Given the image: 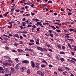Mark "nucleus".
<instances>
[{
    "instance_id": "1",
    "label": "nucleus",
    "mask_w": 76,
    "mask_h": 76,
    "mask_svg": "<svg viewBox=\"0 0 76 76\" xmlns=\"http://www.w3.org/2000/svg\"><path fill=\"white\" fill-rule=\"evenodd\" d=\"M37 74H38L40 76H44V73L42 72L41 71H38L37 72Z\"/></svg>"
},
{
    "instance_id": "2",
    "label": "nucleus",
    "mask_w": 76,
    "mask_h": 76,
    "mask_svg": "<svg viewBox=\"0 0 76 76\" xmlns=\"http://www.w3.org/2000/svg\"><path fill=\"white\" fill-rule=\"evenodd\" d=\"M4 70L6 73H11L10 72L9 69V68H5L4 69Z\"/></svg>"
},
{
    "instance_id": "3",
    "label": "nucleus",
    "mask_w": 76,
    "mask_h": 76,
    "mask_svg": "<svg viewBox=\"0 0 76 76\" xmlns=\"http://www.w3.org/2000/svg\"><path fill=\"white\" fill-rule=\"evenodd\" d=\"M41 23L40 22H37V24H38V25L41 26L40 27L41 28H43L44 27V26L42 25V23Z\"/></svg>"
},
{
    "instance_id": "4",
    "label": "nucleus",
    "mask_w": 76,
    "mask_h": 76,
    "mask_svg": "<svg viewBox=\"0 0 76 76\" xmlns=\"http://www.w3.org/2000/svg\"><path fill=\"white\" fill-rule=\"evenodd\" d=\"M31 67H33V68H34L35 67V63H34V62L33 61H31Z\"/></svg>"
},
{
    "instance_id": "5",
    "label": "nucleus",
    "mask_w": 76,
    "mask_h": 76,
    "mask_svg": "<svg viewBox=\"0 0 76 76\" xmlns=\"http://www.w3.org/2000/svg\"><path fill=\"white\" fill-rule=\"evenodd\" d=\"M26 51H31V52H33V50L31 49H29L28 48H26L25 49Z\"/></svg>"
},
{
    "instance_id": "6",
    "label": "nucleus",
    "mask_w": 76,
    "mask_h": 76,
    "mask_svg": "<svg viewBox=\"0 0 76 76\" xmlns=\"http://www.w3.org/2000/svg\"><path fill=\"white\" fill-rule=\"evenodd\" d=\"M8 60L7 61L8 62H9V63H12V59H11V58H10L9 56L8 57Z\"/></svg>"
},
{
    "instance_id": "7",
    "label": "nucleus",
    "mask_w": 76,
    "mask_h": 76,
    "mask_svg": "<svg viewBox=\"0 0 76 76\" xmlns=\"http://www.w3.org/2000/svg\"><path fill=\"white\" fill-rule=\"evenodd\" d=\"M23 63H26V64H27L28 63H29V61H27V60H25L23 61Z\"/></svg>"
},
{
    "instance_id": "8",
    "label": "nucleus",
    "mask_w": 76,
    "mask_h": 76,
    "mask_svg": "<svg viewBox=\"0 0 76 76\" xmlns=\"http://www.w3.org/2000/svg\"><path fill=\"white\" fill-rule=\"evenodd\" d=\"M18 53H23V52H24L23 50H21L20 49H18Z\"/></svg>"
},
{
    "instance_id": "9",
    "label": "nucleus",
    "mask_w": 76,
    "mask_h": 76,
    "mask_svg": "<svg viewBox=\"0 0 76 76\" xmlns=\"http://www.w3.org/2000/svg\"><path fill=\"white\" fill-rule=\"evenodd\" d=\"M37 49L39 50H40V51H42L43 50V48H41L40 47H38L37 48Z\"/></svg>"
},
{
    "instance_id": "10",
    "label": "nucleus",
    "mask_w": 76,
    "mask_h": 76,
    "mask_svg": "<svg viewBox=\"0 0 76 76\" xmlns=\"http://www.w3.org/2000/svg\"><path fill=\"white\" fill-rule=\"evenodd\" d=\"M26 69V68L25 67H23L21 69V72H23L24 70Z\"/></svg>"
},
{
    "instance_id": "11",
    "label": "nucleus",
    "mask_w": 76,
    "mask_h": 76,
    "mask_svg": "<svg viewBox=\"0 0 76 76\" xmlns=\"http://www.w3.org/2000/svg\"><path fill=\"white\" fill-rule=\"evenodd\" d=\"M49 26L50 27H51V28H53V29H56V28H55V27H54V26H50V25H49Z\"/></svg>"
},
{
    "instance_id": "12",
    "label": "nucleus",
    "mask_w": 76,
    "mask_h": 76,
    "mask_svg": "<svg viewBox=\"0 0 76 76\" xmlns=\"http://www.w3.org/2000/svg\"><path fill=\"white\" fill-rule=\"evenodd\" d=\"M11 72L12 73L15 72V69L11 67Z\"/></svg>"
},
{
    "instance_id": "13",
    "label": "nucleus",
    "mask_w": 76,
    "mask_h": 76,
    "mask_svg": "<svg viewBox=\"0 0 76 76\" xmlns=\"http://www.w3.org/2000/svg\"><path fill=\"white\" fill-rule=\"evenodd\" d=\"M19 66H18V65H16V66L15 67V69L16 70H18L19 69Z\"/></svg>"
},
{
    "instance_id": "14",
    "label": "nucleus",
    "mask_w": 76,
    "mask_h": 76,
    "mask_svg": "<svg viewBox=\"0 0 76 76\" xmlns=\"http://www.w3.org/2000/svg\"><path fill=\"white\" fill-rule=\"evenodd\" d=\"M9 57V56H4V58L5 59H7H7Z\"/></svg>"
},
{
    "instance_id": "15",
    "label": "nucleus",
    "mask_w": 76,
    "mask_h": 76,
    "mask_svg": "<svg viewBox=\"0 0 76 76\" xmlns=\"http://www.w3.org/2000/svg\"><path fill=\"white\" fill-rule=\"evenodd\" d=\"M69 60H70V63H73V64H75V61L70 59Z\"/></svg>"
},
{
    "instance_id": "16",
    "label": "nucleus",
    "mask_w": 76,
    "mask_h": 76,
    "mask_svg": "<svg viewBox=\"0 0 76 76\" xmlns=\"http://www.w3.org/2000/svg\"><path fill=\"white\" fill-rule=\"evenodd\" d=\"M60 60H61V61H62V62H63L64 61V58H60Z\"/></svg>"
},
{
    "instance_id": "17",
    "label": "nucleus",
    "mask_w": 76,
    "mask_h": 76,
    "mask_svg": "<svg viewBox=\"0 0 76 76\" xmlns=\"http://www.w3.org/2000/svg\"><path fill=\"white\" fill-rule=\"evenodd\" d=\"M28 32L26 31L25 30H24L22 32V34H27Z\"/></svg>"
},
{
    "instance_id": "18",
    "label": "nucleus",
    "mask_w": 76,
    "mask_h": 76,
    "mask_svg": "<svg viewBox=\"0 0 76 76\" xmlns=\"http://www.w3.org/2000/svg\"><path fill=\"white\" fill-rule=\"evenodd\" d=\"M68 40L69 41L71 42H73V39H68Z\"/></svg>"
},
{
    "instance_id": "19",
    "label": "nucleus",
    "mask_w": 76,
    "mask_h": 76,
    "mask_svg": "<svg viewBox=\"0 0 76 76\" xmlns=\"http://www.w3.org/2000/svg\"><path fill=\"white\" fill-rule=\"evenodd\" d=\"M16 36H15V37H17V38H20V37L19 36H18V34H15Z\"/></svg>"
},
{
    "instance_id": "20",
    "label": "nucleus",
    "mask_w": 76,
    "mask_h": 76,
    "mask_svg": "<svg viewBox=\"0 0 76 76\" xmlns=\"http://www.w3.org/2000/svg\"><path fill=\"white\" fill-rule=\"evenodd\" d=\"M3 36H4V37H7V38H10V36H9L7 35H6L5 34H3Z\"/></svg>"
},
{
    "instance_id": "21",
    "label": "nucleus",
    "mask_w": 76,
    "mask_h": 76,
    "mask_svg": "<svg viewBox=\"0 0 76 76\" xmlns=\"http://www.w3.org/2000/svg\"><path fill=\"white\" fill-rule=\"evenodd\" d=\"M42 62H43V63H46V64H47V62L46 61H45V60H44V59H43V60Z\"/></svg>"
},
{
    "instance_id": "22",
    "label": "nucleus",
    "mask_w": 76,
    "mask_h": 76,
    "mask_svg": "<svg viewBox=\"0 0 76 76\" xmlns=\"http://www.w3.org/2000/svg\"><path fill=\"white\" fill-rule=\"evenodd\" d=\"M58 71H59V72H62L63 71V70H62L61 69L59 68H58Z\"/></svg>"
},
{
    "instance_id": "23",
    "label": "nucleus",
    "mask_w": 76,
    "mask_h": 76,
    "mask_svg": "<svg viewBox=\"0 0 76 76\" xmlns=\"http://www.w3.org/2000/svg\"><path fill=\"white\" fill-rule=\"evenodd\" d=\"M35 67L36 70H38L39 69V66H35Z\"/></svg>"
},
{
    "instance_id": "24",
    "label": "nucleus",
    "mask_w": 76,
    "mask_h": 76,
    "mask_svg": "<svg viewBox=\"0 0 76 76\" xmlns=\"http://www.w3.org/2000/svg\"><path fill=\"white\" fill-rule=\"evenodd\" d=\"M5 72L4 71H1V70H0V73H4Z\"/></svg>"
},
{
    "instance_id": "25",
    "label": "nucleus",
    "mask_w": 76,
    "mask_h": 76,
    "mask_svg": "<svg viewBox=\"0 0 76 76\" xmlns=\"http://www.w3.org/2000/svg\"><path fill=\"white\" fill-rule=\"evenodd\" d=\"M27 73H28V74H29L30 73V70L28 69L27 71Z\"/></svg>"
},
{
    "instance_id": "26",
    "label": "nucleus",
    "mask_w": 76,
    "mask_h": 76,
    "mask_svg": "<svg viewBox=\"0 0 76 76\" xmlns=\"http://www.w3.org/2000/svg\"><path fill=\"white\" fill-rule=\"evenodd\" d=\"M60 54H65V53L64 52H60Z\"/></svg>"
},
{
    "instance_id": "27",
    "label": "nucleus",
    "mask_w": 76,
    "mask_h": 76,
    "mask_svg": "<svg viewBox=\"0 0 76 76\" xmlns=\"http://www.w3.org/2000/svg\"><path fill=\"white\" fill-rule=\"evenodd\" d=\"M36 65L35 66H39V64L37 62L36 63Z\"/></svg>"
},
{
    "instance_id": "28",
    "label": "nucleus",
    "mask_w": 76,
    "mask_h": 76,
    "mask_svg": "<svg viewBox=\"0 0 76 76\" xmlns=\"http://www.w3.org/2000/svg\"><path fill=\"white\" fill-rule=\"evenodd\" d=\"M46 67V65H41V67Z\"/></svg>"
},
{
    "instance_id": "29",
    "label": "nucleus",
    "mask_w": 76,
    "mask_h": 76,
    "mask_svg": "<svg viewBox=\"0 0 76 76\" xmlns=\"http://www.w3.org/2000/svg\"><path fill=\"white\" fill-rule=\"evenodd\" d=\"M74 31V29L73 28H71L69 29L70 32H71L72 31Z\"/></svg>"
},
{
    "instance_id": "30",
    "label": "nucleus",
    "mask_w": 76,
    "mask_h": 76,
    "mask_svg": "<svg viewBox=\"0 0 76 76\" xmlns=\"http://www.w3.org/2000/svg\"><path fill=\"white\" fill-rule=\"evenodd\" d=\"M12 52H14V53H16V52H17V51H16L15 50H12Z\"/></svg>"
},
{
    "instance_id": "31",
    "label": "nucleus",
    "mask_w": 76,
    "mask_h": 76,
    "mask_svg": "<svg viewBox=\"0 0 76 76\" xmlns=\"http://www.w3.org/2000/svg\"><path fill=\"white\" fill-rule=\"evenodd\" d=\"M58 47L59 48H61V46L60 45H58Z\"/></svg>"
},
{
    "instance_id": "32",
    "label": "nucleus",
    "mask_w": 76,
    "mask_h": 76,
    "mask_svg": "<svg viewBox=\"0 0 76 76\" xmlns=\"http://www.w3.org/2000/svg\"><path fill=\"white\" fill-rule=\"evenodd\" d=\"M20 39H22L23 38V37H22V36H20Z\"/></svg>"
},
{
    "instance_id": "33",
    "label": "nucleus",
    "mask_w": 76,
    "mask_h": 76,
    "mask_svg": "<svg viewBox=\"0 0 76 76\" xmlns=\"http://www.w3.org/2000/svg\"><path fill=\"white\" fill-rule=\"evenodd\" d=\"M40 29H41L40 28H38L37 29V31H40V30H39Z\"/></svg>"
},
{
    "instance_id": "34",
    "label": "nucleus",
    "mask_w": 76,
    "mask_h": 76,
    "mask_svg": "<svg viewBox=\"0 0 76 76\" xmlns=\"http://www.w3.org/2000/svg\"><path fill=\"white\" fill-rule=\"evenodd\" d=\"M30 41L31 42H34V40L33 39L32 40H30Z\"/></svg>"
},
{
    "instance_id": "35",
    "label": "nucleus",
    "mask_w": 76,
    "mask_h": 76,
    "mask_svg": "<svg viewBox=\"0 0 76 76\" xmlns=\"http://www.w3.org/2000/svg\"><path fill=\"white\" fill-rule=\"evenodd\" d=\"M14 45H15V47H16L17 45H18V43H14Z\"/></svg>"
},
{
    "instance_id": "36",
    "label": "nucleus",
    "mask_w": 76,
    "mask_h": 76,
    "mask_svg": "<svg viewBox=\"0 0 76 76\" xmlns=\"http://www.w3.org/2000/svg\"><path fill=\"white\" fill-rule=\"evenodd\" d=\"M47 5V4H42L41 5L42 6H45Z\"/></svg>"
},
{
    "instance_id": "37",
    "label": "nucleus",
    "mask_w": 76,
    "mask_h": 76,
    "mask_svg": "<svg viewBox=\"0 0 76 76\" xmlns=\"http://www.w3.org/2000/svg\"><path fill=\"white\" fill-rule=\"evenodd\" d=\"M0 70H4V69H3V68L2 67H0Z\"/></svg>"
},
{
    "instance_id": "38",
    "label": "nucleus",
    "mask_w": 76,
    "mask_h": 76,
    "mask_svg": "<svg viewBox=\"0 0 76 76\" xmlns=\"http://www.w3.org/2000/svg\"><path fill=\"white\" fill-rule=\"evenodd\" d=\"M55 24H57V25H61V23L59 24V23H58V22H56V23H55Z\"/></svg>"
},
{
    "instance_id": "39",
    "label": "nucleus",
    "mask_w": 76,
    "mask_h": 76,
    "mask_svg": "<svg viewBox=\"0 0 76 76\" xmlns=\"http://www.w3.org/2000/svg\"><path fill=\"white\" fill-rule=\"evenodd\" d=\"M8 28H12V25L8 26Z\"/></svg>"
},
{
    "instance_id": "40",
    "label": "nucleus",
    "mask_w": 76,
    "mask_h": 76,
    "mask_svg": "<svg viewBox=\"0 0 76 76\" xmlns=\"http://www.w3.org/2000/svg\"><path fill=\"white\" fill-rule=\"evenodd\" d=\"M5 48H6V50H9V47L7 46H5Z\"/></svg>"
},
{
    "instance_id": "41",
    "label": "nucleus",
    "mask_w": 76,
    "mask_h": 76,
    "mask_svg": "<svg viewBox=\"0 0 76 76\" xmlns=\"http://www.w3.org/2000/svg\"><path fill=\"white\" fill-rule=\"evenodd\" d=\"M42 51H47V49H45V48L43 49V50Z\"/></svg>"
},
{
    "instance_id": "42",
    "label": "nucleus",
    "mask_w": 76,
    "mask_h": 76,
    "mask_svg": "<svg viewBox=\"0 0 76 76\" xmlns=\"http://www.w3.org/2000/svg\"><path fill=\"white\" fill-rule=\"evenodd\" d=\"M15 61L17 62H19V60H18V58H16L15 59Z\"/></svg>"
},
{
    "instance_id": "43",
    "label": "nucleus",
    "mask_w": 76,
    "mask_h": 76,
    "mask_svg": "<svg viewBox=\"0 0 76 76\" xmlns=\"http://www.w3.org/2000/svg\"><path fill=\"white\" fill-rule=\"evenodd\" d=\"M56 31L58 32H61V31L60 30H57V29H56Z\"/></svg>"
},
{
    "instance_id": "44",
    "label": "nucleus",
    "mask_w": 76,
    "mask_h": 76,
    "mask_svg": "<svg viewBox=\"0 0 76 76\" xmlns=\"http://www.w3.org/2000/svg\"><path fill=\"white\" fill-rule=\"evenodd\" d=\"M31 26L34 28H36V26H35V25L32 26Z\"/></svg>"
},
{
    "instance_id": "45",
    "label": "nucleus",
    "mask_w": 76,
    "mask_h": 76,
    "mask_svg": "<svg viewBox=\"0 0 76 76\" xmlns=\"http://www.w3.org/2000/svg\"><path fill=\"white\" fill-rule=\"evenodd\" d=\"M4 66H7V63H4Z\"/></svg>"
},
{
    "instance_id": "46",
    "label": "nucleus",
    "mask_w": 76,
    "mask_h": 76,
    "mask_svg": "<svg viewBox=\"0 0 76 76\" xmlns=\"http://www.w3.org/2000/svg\"><path fill=\"white\" fill-rule=\"evenodd\" d=\"M45 72H47V73L48 74H49V73H50L49 72V71H48V70H45Z\"/></svg>"
},
{
    "instance_id": "47",
    "label": "nucleus",
    "mask_w": 76,
    "mask_h": 76,
    "mask_svg": "<svg viewBox=\"0 0 76 76\" xmlns=\"http://www.w3.org/2000/svg\"><path fill=\"white\" fill-rule=\"evenodd\" d=\"M13 11H14V8L12 9L11 10L10 12H13Z\"/></svg>"
},
{
    "instance_id": "48",
    "label": "nucleus",
    "mask_w": 76,
    "mask_h": 76,
    "mask_svg": "<svg viewBox=\"0 0 76 76\" xmlns=\"http://www.w3.org/2000/svg\"><path fill=\"white\" fill-rule=\"evenodd\" d=\"M48 3H52V1H48Z\"/></svg>"
},
{
    "instance_id": "49",
    "label": "nucleus",
    "mask_w": 76,
    "mask_h": 76,
    "mask_svg": "<svg viewBox=\"0 0 76 76\" xmlns=\"http://www.w3.org/2000/svg\"><path fill=\"white\" fill-rule=\"evenodd\" d=\"M62 49H65V48H66V47L64 46H62Z\"/></svg>"
},
{
    "instance_id": "50",
    "label": "nucleus",
    "mask_w": 76,
    "mask_h": 76,
    "mask_svg": "<svg viewBox=\"0 0 76 76\" xmlns=\"http://www.w3.org/2000/svg\"><path fill=\"white\" fill-rule=\"evenodd\" d=\"M50 37H53L54 36L53 34H50Z\"/></svg>"
},
{
    "instance_id": "51",
    "label": "nucleus",
    "mask_w": 76,
    "mask_h": 76,
    "mask_svg": "<svg viewBox=\"0 0 76 76\" xmlns=\"http://www.w3.org/2000/svg\"><path fill=\"white\" fill-rule=\"evenodd\" d=\"M65 38H69V37H70L69 36H65Z\"/></svg>"
},
{
    "instance_id": "52",
    "label": "nucleus",
    "mask_w": 76,
    "mask_h": 76,
    "mask_svg": "<svg viewBox=\"0 0 76 76\" xmlns=\"http://www.w3.org/2000/svg\"><path fill=\"white\" fill-rule=\"evenodd\" d=\"M26 56H27V57H29V54L28 53H26Z\"/></svg>"
},
{
    "instance_id": "53",
    "label": "nucleus",
    "mask_w": 76,
    "mask_h": 76,
    "mask_svg": "<svg viewBox=\"0 0 76 76\" xmlns=\"http://www.w3.org/2000/svg\"><path fill=\"white\" fill-rule=\"evenodd\" d=\"M34 43H29L28 45H34Z\"/></svg>"
},
{
    "instance_id": "54",
    "label": "nucleus",
    "mask_w": 76,
    "mask_h": 76,
    "mask_svg": "<svg viewBox=\"0 0 76 76\" xmlns=\"http://www.w3.org/2000/svg\"><path fill=\"white\" fill-rule=\"evenodd\" d=\"M48 50L49 51H50V52H52L53 51V50H52L50 49H49Z\"/></svg>"
},
{
    "instance_id": "55",
    "label": "nucleus",
    "mask_w": 76,
    "mask_h": 76,
    "mask_svg": "<svg viewBox=\"0 0 76 76\" xmlns=\"http://www.w3.org/2000/svg\"><path fill=\"white\" fill-rule=\"evenodd\" d=\"M20 11V10H15V11L17 12H19Z\"/></svg>"
},
{
    "instance_id": "56",
    "label": "nucleus",
    "mask_w": 76,
    "mask_h": 76,
    "mask_svg": "<svg viewBox=\"0 0 76 76\" xmlns=\"http://www.w3.org/2000/svg\"><path fill=\"white\" fill-rule=\"evenodd\" d=\"M47 47L49 48V47H50L51 46L50 45H47Z\"/></svg>"
},
{
    "instance_id": "57",
    "label": "nucleus",
    "mask_w": 76,
    "mask_h": 76,
    "mask_svg": "<svg viewBox=\"0 0 76 76\" xmlns=\"http://www.w3.org/2000/svg\"><path fill=\"white\" fill-rule=\"evenodd\" d=\"M68 46H69V47L71 46V45H70L69 43H68Z\"/></svg>"
},
{
    "instance_id": "58",
    "label": "nucleus",
    "mask_w": 76,
    "mask_h": 76,
    "mask_svg": "<svg viewBox=\"0 0 76 76\" xmlns=\"http://www.w3.org/2000/svg\"><path fill=\"white\" fill-rule=\"evenodd\" d=\"M32 25H28L27 26V27H31L32 26Z\"/></svg>"
},
{
    "instance_id": "59",
    "label": "nucleus",
    "mask_w": 76,
    "mask_h": 76,
    "mask_svg": "<svg viewBox=\"0 0 76 76\" xmlns=\"http://www.w3.org/2000/svg\"><path fill=\"white\" fill-rule=\"evenodd\" d=\"M30 16V14H27L26 15V16Z\"/></svg>"
},
{
    "instance_id": "60",
    "label": "nucleus",
    "mask_w": 76,
    "mask_h": 76,
    "mask_svg": "<svg viewBox=\"0 0 76 76\" xmlns=\"http://www.w3.org/2000/svg\"><path fill=\"white\" fill-rule=\"evenodd\" d=\"M72 58L73 60H74V61H76V59H75V58Z\"/></svg>"
},
{
    "instance_id": "61",
    "label": "nucleus",
    "mask_w": 76,
    "mask_h": 76,
    "mask_svg": "<svg viewBox=\"0 0 76 76\" xmlns=\"http://www.w3.org/2000/svg\"><path fill=\"white\" fill-rule=\"evenodd\" d=\"M4 39L5 41H7V40H8L7 39H6V38H4Z\"/></svg>"
},
{
    "instance_id": "62",
    "label": "nucleus",
    "mask_w": 76,
    "mask_h": 76,
    "mask_svg": "<svg viewBox=\"0 0 76 76\" xmlns=\"http://www.w3.org/2000/svg\"><path fill=\"white\" fill-rule=\"evenodd\" d=\"M26 20V19L25 18H24L22 19L23 21H25V20Z\"/></svg>"
},
{
    "instance_id": "63",
    "label": "nucleus",
    "mask_w": 76,
    "mask_h": 76,
    "mask_svg": "<svg viewBox=\"0 0 76 76\" xmlns=\"http://www.w3.org/2000/svg\"><path fill=\"white\" fill-rule=\"evenodd\" d=\"M49 67H53V66H52V65L51 64H50L49 65Z\"/></svg>"
},
{
    "instance_id": "64",
    "label": "nucleus",
    "mask_w": 76,
    "mask_h": 76,
    "mask_svg": "<svg viewBox=\"0 0 76 76\" xmlns=\"http://www.w3.org/2000/svg\"><path fill=\"white\" fill-rule=\"evenodd\" d=\"M72 13L71 12H69V13H68V15H72Z\"/></svg>"
}]
</instances>
